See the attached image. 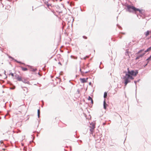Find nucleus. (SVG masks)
I'll list each match as a JSON object with an SVG mask.
<instances>
[{
  "label": "nucleus",
  "instance_id": "1",
  "mask_svg": "<svg viewBox=\"0 0 151 151\" xmlns=\"http://www.w3.org/2000/svg\"><path fill=\"white\" fill-rule=\"evenodd\" d=\"M128 72L126 73L125 76L123 77L124 81L125 86L127 85V84L130 82V79L133 80L134 78L133 76H136L138 73L137 70H132L130 71L129 68L127 69Z\"/></svg>",
  "mask_w": 151,
  "mask_h": 151
},
{
  "label": "nucleus",
  "instance_id": "2",
  "mask_svg": "<svg viewBox=\"0 0 151 151\" xmlns=\"http://www.w3.org/2000/svg\"><path fill=\"white\" fill-rule=\"evenodd\" d=\"M127 10L129 12H133V11L136 12V8L134 7L129 5H127Z\"/></svg>",
  "mask_w": 151,
  "mask_h": 151
},
{
  "label": "nucleus",
  "instance_id": "3",
  "mask_svg": "<svg viewBox=\"0 0 151 151\" xmlns=\"http://www.w3.org/2000/svg\"><path fill=\"white\" fill-rule=\"evenodd\" d=\"M15 77L17 81H22V77L21 76H20L19 75L16 74L15 75Z\"/></svg>",
  "mask_w": 151,
  "mask_h": 151
},
{
  "label": "nucleus",
  "instance_id": "4",
  "mask_svg": "<svg viewBox=\"0 0 151 151\" xmlns=\"http://www.w3.org/2000/svg\"><path fill=\"white\" fill-rule=\"evenodd\" d=\"M145 54V53H144V52L143 53H142V54H141L139 55H138L136 58V60H138L140 58L142 57Z\"/></svg>",
  "mask_w": 151,
  "mask_h": 151
},
{
  "label": "nucleus",
  "instance_id": "5",
  "mask_svg": "<svg viewBox=\"0 0 151 151\" xmlns=\"http://www.w3.org/2000/svg\"><path fill=\"white\" fill-rule=\"evenodd\" d=\"M88 78H80V80H81V82L82 83H85L86 82Z\"/></svg>",
  "mask_w": 151,
  "mask_h": 151
},
{
  "label": "nucleus",
  "instance_id": "6",
  "mask_svg": "<svg viewBox=\"0 0 151 151\" xmlns=\"http://www.w3.org/2000/svg\"><path fill=\"white\" fill-rule=\"evenodd\" d=\"M22 81L23 83H25L29 84V81H28L27 79H22V81Z\"/></svg>",
  "mask_w": 151,
  "mask_h": 151
},
{
  "label": "nucleus",
  "instance_id": "7",
  "mask_svg": "<svg viewBox=\"0 0 151 151\" xmlns=\"http://www.w3.org/2000/svg\"><path fill=\"white\" fill-rule=\"evenodd\" d=\"M139 11V12L142 14H143V13L144 12V11L143 9L140 10L136 8V11Z\"/></svg>",
  "mask_w": 151,
  "mask_h": 151
},
{
  "label": "nucleus",
  "instance_id": "8",
  "mask_svg": "<svg viewBox=\"0 0 151 151\" xmlns=\"http://www.w3.org/2000/svg\"><path fill=\"white\" fill-rule=\"evenodd\" d=\"M95 124L94 123L92 122L90 124V126H89L90 128H95Z\"/></svg>",
  "mask_w": 151,
  "mask_h": 151
},
{
  "label": "nucleus",
  "instance_id": "9",
  "mask_svg": "<svg viewBox=\"0 0 151 151\" xmlns=\"http://www.w3.org/2000/svg\"><path fill=\"white\" fill-rule=\"evenodd\" d=\"M104 109H106V106H107V104L106 103L105 101V99H104Z\"/></svg>",
  "mask_w": 151,
  "mask_h": 151
},
{
  "label": "nucleus",
  "instance_id": "10",
  "mask_svg": "<svg viewBox=\"0 0 151 151\" xmlns=\"http://www.w3.org/2000/svg\"><path fill=\"white\" fill-rule=\"evenodd\" d=\"M88 100H89V101H91V103L92 104H93V100L92 99V98L90 96H88Z\"/></svg>",
  "mask_w": 151,
  "mask_h": 151
},
{
  "label": "nucleus",
  "instance_id": "11",
  "mask_svg": "<svg viewBox=\"0 0 151 151\" xmlns=\"http://www.w3.org/2000/svg\"><path fill=\"white\" fill-rule=\"evenodd\" d=\"M151 50V46L150 47H149V48H148V49H147V50H145L144 52V53H145L146 52H147Z\"/></svg>",
  "mask_w": 151,
  "mask_h": 151
},
{
  "label": "nucleus",
  "instance_id": "12",
  "mask_svg": "<svg viewBox=\"0 0 151 151\" xmlns=\"http://www.w3.org/2000/svg\"><path fill=\"white\" fill-rule=\"evenodd\" d=\"M20 67L21 68L22 70L24 71H26L27 70V68L23 67L21 66H20Z\"/></svg>",
  "mask_w": 151,
  "mask_h": 151
},
{
  "label": "nucleus",
  "instance_id": "13",
  "mask_svg": "<svg viewBox=\"0 0 151 151\" xmlns=\"http://www.w3.org/2000/svg\"><path fill=\"white\" fill-rule=\"evenodd\" d=\"M144 51V49H141L140 50H139V51L136 53V55H138V54H139V53H141L143 51Z\"/></svg>",
  "mask_w": 151,
  "mask_h": 151
},
{
  "label": "nucleus",
  "instance_id": "14",
  "mask_svg": "<svg viewBox=\"0 0 151 151\" xmlns=\"http://www.w3.org/2000/svg\"><path fill=\"white\" fill-rule=\"evenodd\" d=\"M94 128H90V131L91 132V134H93V133L94 131Z\"/></svg>",
  "mask_w": 151,
  "mask_h": 151
},
{
  "label": "nucleus",
  "instance_id": "15",
  "mask_svg": "<svg viewBox=\"0 0 151 151\" xmlns=\"http://www.w3.org/2000/svg\"><path fill=\"white\" fill-rule=\"evenodd\" d=\"M23 90L24 91H25L26 93H27L28 92V89L26 87H24L23 88Z\"/></svg>",
  "mask_w": 151,
  "mask_h": 151
},
{
  "label": "nucleus",
  "instance_id": "16",
  "mask_svg": "<svg viewBox=\"0 0 151 151\" xmlns=\"http://www.w3.org/2000/svg\"><path fill=\"white\" fill-rule=\"evenodd\" d=\"M15 61H16L18 63H19L20 64H24V63H22L21 62L19 61H17V60H15Z\"/></svg>",
  "mask_w": 151,
  "mask_h": 151
},
{
  "label": "nucleus",
  "instance_id": "17",
  "mask_svg": "<svg viewBox=\"0 0 151 151\" xmlns=\"http://www.w3.org/2000/svg\"><path fill=\"white\" fill-rule=\"evenodd\" d=\"M107 96V93L106 92H105L104 93V97L105 98Z\"/></svg>",
  "mask_w": 151,
  "mask_h": 151
},
{
  "label": "nucleus",
  "instance_id": "18",
  "mask_svg": "<svg viewBox=\"0 0 151 151\" xmlns=\"http://www.w3.org/2000/svg\"><path fill=\"white\" fill-rule=\"evenodd\" d=\"M149 33H150V32L149 31H147L146 32V33H145V36H148L149 34Z\"/></svg>",
  "mask_w": 151,
  "mask_h": 151
},
{
  "label": "nucleus",
  "instance_id": "19",
  "mask_svg": "<svg viewBox=\"0 0 151 151\" xmlns=\"http://www.w3.org/2000/svg\"><path fill=\"white\" fill-rule=\"evenodd\" d=\"M40 112L39 109H38L37 110V115L38 118L40 117Z\"/></svg>",
  "mask_w": 151,
  "mask_h": 151
},
{
  "label": "nucleus",
  "instance_id": "20",
  "mask_svg": "<svg viewBox=\"0 0 151 151\" xmlns=\"http://www.w3.org/2000/svg\"><path fill=\"white\" fill-rule=\"evenodd\" d=\"M45 4L47 5V7L50 9V8H49V6H50L51 5L50 4H48V2H45Z\"/></svg>",
  "mask_w": 151,
  "mask_h": 151
},
{
  "label": "nucleus",
  "instance_id": "21",
  "mask_svg": "<svg viewBox=\"0 0 151 151\" xmlns=\"http://www.w3.org/2000/svg\"><path fill=\"white\" fill-rule=\"evenodd\" d=\"M36 70H37V69L36 68H33L32 70L31 71L33 72H35Z\"/></svg>",
  "mask_w": 151,
  "mask_h": 151
},
{
  "label": "nucleus",
  "instance_id": "22",
  "mask_svg": "<svg viewBox=\"0 0 151 151\" xmlns=\"http://www.w3.org/2000/svg\"><path fill=\"white\" fill-rule=\"evenodd\" d=\"M79 70H80V71L81 72V73H82H82H84V72H83V71H81V68H80Z\"/></svg>",
  "mask_w": 151,
  "mask_h": 151
},
{
  "label": "nucleus",
  "instance_id": "23",
  "mask_svg": "<svg viewBox=\"0 0 151 151\" xmlns=\"http://www.w3.org/2000/svg\"><path fill=\"white\" fill-rule=\"evenodd\" d=\"M151 58V55L146 60H149Z\"/></svg>",
  "mask_w": 151,
  "mask_h": 151
},
{
  "label": "nucleus",
  "instance_id": "24",
  "mask_svg": "<svg viewBox=\"0 0 151 151\" xmlns=\"http://www.w3.org/2000/svg\"><path fill=\"white\" fill-rule=\"evenodd\" d=\"M83 37L84 39H87V37L85 36H83Z\"/></svg>",
  "mask_w": 151,
  "mask_h": 151
},
{
  "label": "nucleus",
  "instance_id": "25",
  "mask_svg": "<svg viewBox=\"0 0 151 151\" xmlns=\"http://www.w3.org/2000/svg\"><path fill=\"white\" fill-rule=\"evenodd\" d=\"M88 58V56H86L83 59L84 60H86V58Z\"/></svg>",
  "mask_w": 151,
  "mask_h": 151
},
{
  "label": "nucleus",
  "instance_id": "26",
  "mask_svg": "<svg viewBox=\"0 0 151 151\" xmlns=\"http://www.w3.org/2000/svg\"><path fill=\"white\" fill-rule=\"evenodd\" d=\"M88 58V56H86L83 59L84 60H86V58Z\"/></svg>",
  "mask_w": 151,
  "mask_h": 151
},
{
  "label": "nucleus",
  "instance_id": "27",
  "mask_svg": "<svg viewBox=\"0 0 151 151\" xmlns=\"http://www.w3.org/2000/svg\"><path fill=\"white\" fill-rule=\"evenodd\" d=\"M88 58V56H86L83 59L84 60H86V58Z\"/></svg>",
  "mask_w": 151,
  "mask_h": 151
},
{
  "label": "nucleus",
  "instance_id": "28",
  "mask_svg": "<svg viewBox=\"0 0 151 151\" xmlns=\"http://www.w3.org/2000/svg\"><path fill=\"white\" fill-rule=\"evenodd\" d=\"M10 75H11L12 76H14V74L12 73H10Z\"/></svg>",
  "mask_w": 151,
  "mask_h": 151
},
{
  "label": "nucleus",
  "instance_id": "29",
  "mask_svg": "<svg viewBox=\"0 0 151 151\" xmlns=\"http://www.w3.org/2000/svg\"><path fill=\"white\" fill-rule=\"evenodd\" d=\"M137 82V81H134V83L135 84V86H136V83Z\"/></svg>",
  "mask_w": 151,
  "mask_h": 151
},
{
  "label": "nucleus",
  "instance_id": "30",
  "mask_svg": "<svg viewBox=\"0 0 151 151\" xmlns=\"http://www.w3.org/2000/svg\"><path fill=\"white\" fill-rule=\"evenodd\" d=\"M89 72V71H86V72H84V73H87L88 72Z\"/></svg>",
  "mask_w": 151,
  "mask_h": 151
},
{
  "label": "nucleus",
  "instance_id": "31",
  "mask_svg": "<svg viewBox=\"0 0 151 151\" xmlns=\"http://www.w3.org/2000/svg\"><path fill=\"white\" fill-rule=\"evenodd\" d=\"M58 64H59L60 65H62V64H61V63H60V62H58Z\"/></svg>",
  "mask_w": 151,
  "mask_h": 151
},
{
  "label": "nucleus",
  "instance_id": "32",
  "mask_svg": "<svg viewBox=\"0 0 151 151\" xmlns=\"http://www.w3.org/2000/svg\"><path fill=\"white\" fill-rule=\"evenodd\" d=\"M9 58H11V59H14V58H13L12 57H11V56H9Z\"/></svg>",
  "mask_w": 151,
  "mask_h": 151
},
{
  "label": "nucleus",
  "instance_id": "33",
  "mask_svg": "<svg viewBox=\"0 0 151 151\" xmlns=\"http://www.w3.org/2000/svg\"><path fill=\"white\" fill-rule=\"evenodd\" d=\"M0 142L1 144L3 143V141H1Z\"/></svg>",
  "mask_w": 151,
  "mask_h": 151
},
{
  "label": "nucleus",
  "instance_id": "34",
  "mask_svg": "<svg viewBox=\"0 0 151 151\" xmlns=\"http://www.w3.org/2000/svg\"><path fill=\"white\" fill-rule=\"evenodd\" d=\"M15 88V87H13V88H11V89H14Z\"/></svg>",
  "mask_w": 151,
  "mask_h": 151
},
{
  "label": "nucleus",
  "instance_id": "35",
  "mask_svg": "<svg viewBox=\"0 0 151 151\" xmlns=\"http://www.w3.org/2000/svg\"><path fill=\"white\" fill-rule=\"evenodd\" d=\"M128 51H126V55H127V54H128Z\"/></svg>",
  "mask_w": 151,
  "mask_h": 151
},
{
  "label": "nucleus",
  "instance_id": "36",
  "mask_svg": "<svg viewBox=\"0 0 151 151\" xmlns=\"http://www.w3.org/2000/svg\"><path fill=\"white\" fill-rule=\"evenodd\" d=\"M122 34H125V33L122 32Z\"/></svg>",
  "mask_w": 151,
  "mask_h": 151
},
{
  "label": "nucleus",
  "instance_id": "37",
  "mask_svg": "<svg viewBox=\"0 0 151 151\" xmlns=\"http://www.w3.org/2000/svg\"><path fill=\"white\" fill-rule=\"evenodd\" d=\"M91 84V82H89V84L90 85Z\"/></svg>",
  "mask_w": 151,
  "mask_h": 151
},
{
  "label": "nucleus",
  "instance_id": "38",
  "mask_svg": "<svg viewBox=\"0 0 151 151\" xmlns=\"http://www.w3.org/2000/svg\"><path fill=\"white\" fill-rule=\"evenodd\" d=\"M99 67L101 69H102V68H101V67H100V66H99Z\"/></svg>",
  "mask_w": 151,
  "mask_h": 151
},
{
  "label": "nucleus",
  "instance_id": "39",
  "mask_svg": "<svg viewBox=\"0 0 151 151\" xmlns=\"http://www.w3.org/2000/svg\"><path fill=\"white\" fill-rule=\"evenodd\" d=\"M147 65V64H146V65H145V66H146Z\"/></svg>",
  "mask_w": 151,
  "mask_h": 151
}]
</instances>
